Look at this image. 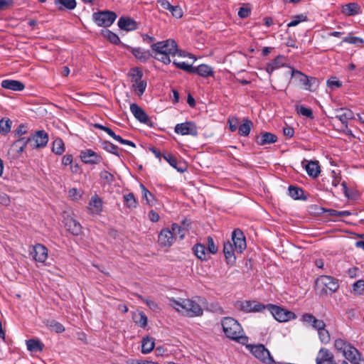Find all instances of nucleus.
<instances>
[{"mask_svg":"<svg viewBox=\"0 0 364 364\" xmlns=\"http://www.w3.org/2000/svg\"><path fill=\"white\" fill-rule=\"evenodd\" d=\"M89 210L92 214H99L102 210V200L97 196H92L89 203Z\"/></svg>","mask_w":364,"mask_h":364,"instance_id":"29","label":"nucleus"},{"mask_svg":"<svg viewBox=\"0 0 364 364\" xmlns=\"http://www.w3.org/2000/svg\"><path fill=\"white\" fill-rule=\"evenodd\" d=\"M341 110H345V112L341 114L336 115L337 118L343 124L344 128H348V120L353 119L354 118V114L352 110L349 109L341 108Z\"/></svg>","mask_w":364,"mask_h":364,"instance_id":"32","label":"nucleus"},{"mask_svg":"<svg viewBox=\"0 0 364 364\" xmlns=\"http://www.w3.org/2000/svg\"><path fill=\"white\" fill-rule=\"evenodd\" d=\"M117 25L123 31H132L137 29V23L130 17L122 16L119 18Z\"/></svg>","mask_w":364,"mask_h":364,"instance_id":"22","label":"nucleus"},{"mask_svg":"<svg viewBox=\"0 0 364 364\" xmlns=\"http://www.w3.org/2000/svg\"><path fill=\"white\" fill-rule=\"evenodd\" d=\"M170 302V304L177 311H179V307L185 310L188 316H198L203 314V311L200 304L193 299H182L177 301L172 298Z\"/></svg>","mask_w":364,"mask_h":364,"instance_id":"5","label":"nucleus"},{"mask_svg":"<svg viewBox=\"0 0 364 364\" xmlns=\"http://www.w3.org/2000/svg\"><path fill=\"white\" fill-rule=\"evenodd\" d=\"M284 56L283 55H278L272 61L267 63L266 66V71L267 73L271 75L272 73L277 70L279 69L284 65V63L283 62Z\"/></svg>","mask_w":364,"mask_h":364,"instance_id":"30","label":"nucleus"},{"mask_svg":"<svg viewBox=\"0 0 364 364\" xmlns=\"http://www.w3.org/2000/svg\"><path fill=\"white\" fill-rule=\"evenodd\" d=\"M308 21V17L306 14H301L299 15H296L291 17V21L287 23V27H294L296 26L299 23L301 22H305Z\"/></svg>","mask_w":364,"mask_h":364,"instance_id":"52","label":"nucleus"},{"mask_svg":"<svg viewBox=\"0 0 364 364\" xmlns=\"http://www.w3.org/2000/svg\"><path fill=\"white\" fill-rule=\"evenodd\" d=\"M316 364H338L333 353L326 348H321L316 358Z\"/></svg>","mask_w":364,"mask_h":364,"instance_id":"15","label":"nucleus"},{"mask_svg":"<svg viewBox=\"0 0 364 364\" xmlns=\"http://www.w3.org/2000/svg\"><path fill=\"white\" fill-rule=\"evenodd\" d=\"M124 205L130 209L136 208L138 205V202L132 193H129L124 195L123 196Z\"/></svg>","mask_w":364,"mask_h":364,"instance_id":"41","label":"nucleus"},{"mask_svg":"<svg viewBox=\"0 0 364 364\" xmlns=\"http://www.w3.org/2000/svg\"><path fill=\"white\" fill-rule=\"evenodd\" d=\"M80 158L83 163L92 165L98 164L103 160L102 156L90 149L81 151Z\"/></svg>","mask_w":364,"mask_h":364,"instance_id":"16","label":"nucleus"},{"mask_svg":"<svg viewBox=\"0 0 364 364\" xmlns=\"http://www.w3.org/2000/svg\"><path fill=\"white\" fill-rule=\"evenodd\" d=\"M130 111L134 117L140 122L147 124L150 119L144 110L136 103L130 105Z\"/></svg>","mask_w":364,"mask_h":364,"instance_id":"20","label":"nucleus"},{"mask_svg":"<svg viewBox=\"0 0 364 364\" xmlns=\"http://www.w3.org/2000/svg\"><path fill=\"white\" fill-rule=\"evenodd\" d=\"M291 76H296L299 83L306 90L315 92L319 86V80L318 78L309 76L300 70L292 69Z\"/></svg>","mask_w":364,"mask_h":364,"instance_id":"7","label":"nucleus"},{"mask_svg":"<svg viewBox=\"0 0 364 364\" xmlns=\"http://www.w3.org/2000/svg\"><path fill=\"white\" fill-rule=\"evenodd\" d=\"M139 187L141 191V197L143 200H146V203L152 206L155 203V197L154 195L145 187L143 183H140Z\"/></svg>","mask_w":364,"mask_h":364,"instance_id":"34","label":"nucleus"},{"mask_svg":"<svg viewBox=\"0 0 364 364\" xmlns=\"http://www.w3.org/2000/svg\"><path fill=\"white\" fill-rule=\"evenodd\" d=\"M222 327L225 335L230 339L245 344L247 337L242 336V328L239 322L232 317H225L222 320Z\"/></svg>","mask_w":364,"mask_h":364,"instance_id":"3","label":"nucleus"},{"mask_svg":"<svg viewBox=\"0 0 364 364\" xmlns=\"http://www.w3.org/2000/svg\"><path fill=\"white\" fill-rule=\"evenodd\" d=\"M151 48L154 53V58L166 65L171 62L170 55L175 56L178 53L177 43L171 38L152 43Z\"/></svg>","mask_w":364,"mask_h":364,"instance_id":"1","label":"nucleus"},{"mask_svg":"<svg viewBox=\"0 0 364 364\" xmlns=\"http://www.w3.org/2000/svg\"><path fill=\"white\" fill-rule=\"evenodd\" d=\"M305 168L308 175L313 178L318 177L321 171L318 163L315 161H309Z\"/></svg>","mask_w":364,"mask_h":364,"instance_id":"36","label":"nucleus"},{"mask_svg":"<svg viewBox=\"0 0 364 364\" xmlns=\"http://www.w3.org/2000/svg\"><path fill=\"white\" fill-rule=\"evenodd\" d=\"M337 352L341 353L351 364H360L364 361L360 351L350 343L343 338H336L333 343Z\"/></svg>","mask_w":364,"mask_h":364,"instance_id":"2","label":"nucleus"},{"mask_svg":"<svg viewBox=\"0 0 364 364\" xmlns=\"http://www.w3.org/2000/svg\"><path fill=\"white\" fill-rule=\"evenodd\" d=\"M326 85L329 88L333 90L334 88L341 87L342 82L336 77H332L327 80Z\"/></svg>","mask_w":364,"mask_h":364,"instance_id":"62","label":"nucleus"},{"mask_svg":"<svg viewBox=\"0 0 364 364\" xmlns=\"http://www.w3.org/2000/svg\"><path fill=\"white\" fill-rule=\"evenodd\" d=\"M173 65L178 69H181L188 73H192L193 71V66L192 65L187 64L185 62H178L176 60H173Z\"/></svg>","mask_w":364,"mask_h":364,"instance_id":"55","label":"nucleus"},{"mask_svg":"<svg viewBox=\"0 0 364 364\" xmlns=\"http://www.w3.org/2000/svg\"><path fill=\"white\" fill-rule=\"evenodd\" d=\"M133 318L135 323L140 327L144 328L147 326L148 318L144 312L140 311L138 314L134 315Z\"/></svg>","mask_w":364,"mask_h":364,"instance_id":"50","label":"nucleus"},{"mask_svg":"<svg viewBox=\"0 0 364 364\" xmlns=\"http://www.w3.org/2000/svg\"><path fill=\"white\" fill-rule=\"evenodd\" d=\"M31 139L28 137L19 138L15 140L9 151V154H13L14 158H19L24 151L27 145L30 146Z\"/></svg>","mask_w":364,"mask_h":364,"instance_id":"14","label":"nucleus"},{"mask_svg":"<svg viewBox=\"0 0 364 364\" xmlns=\"http://www.w3.org/2000/svg\"><path fill=\"white\" fill-rule=\"evenodd\" d=\"M318 338L320 341L323 344H328L331 341V336L329 331L326 329V327L318 331Z\"/></svg>","mask_w":364,"mask_h":364,"instance_id":"57","label":"nucleus"},{"mask_svg":"<svg viewBox=\"0 0 364 364\" xmlns=\"http://www.w3.org/2000/svg\"><path fill=\"white\" fill-rule=\"evenodd\" d=\"M288 191H289V195L293 199L303 200H306V197L304 196V193L301 188L291 185L289 186Z\"/></svg>","mask_w":364,"mask_h":364,"instance_id":"33","label":"nucleus"},{"mask_svg":"<svg viewBox=\"0 0 364 364\" xmlns=\"http://www.w3.org/2000/svg\"><path fill=\"white\" fill-rule=\"evenodd\" d=\"M117 16L111 11H100L92 14L94 22L100 27H109L116 20Z\"/></svg>","mask_w":364,"mask_h":364,"instance_id":"8","label":"nucleus"},{"mask_svg":"<svg viewBox=\"0 0 364 364\" xmlns=\"http://www.w3.org/2000/svg\"><path fill=\"white\" fill-rule=\"evenodd\" d=\"M173 16L176 18H181L183 16V11L179 6H171L170 10H168Z\"/></svg>","mask_w":364,"mask_h":364,"instance_id":"64","label":"nucleus"},{"mask_svg":"<svg viewBox=\"0 0 364 364\" xmlns=\"http://www.w3.org/2000/svg\"><path fill=\"white\" fill-rule=\"evenodd\" d=\"M30 255L38 262L43 263L48 258V249L41 244H36L32 247Z\"/></svg>","mask_w":364,"mask_h":364,"instance_id":"18","label":"nucleus"},{"mask_svg":"<svg viewBox=\"0 0 364 364\" xmlns=\"http://www.w3.org/2000/svg\"><path fill=\"white\" fill-rule=\"evenodd\" d=\"M122 46L132 53V54L141 63H144L147 62L151 56L149 50L141 47L134 48L125 44H123Z\"/></svg>","mask_w":364,"mask_h":364,"instance_id":"17","label":"nucleus"},{"mask_svg":"<svg viewBox=\"0 0 364 364\" xmlns=\"http://www.w3.org/2000/svg\"><path fill=\"white\" fill-rule=\"evenodd\" d=\"M52 151L57 155H61L65 151V145L63 139L57 138L54 140Z\"/></svg>","mask_w":364,"mask_h":364,"instance_id":"47","label":"nucleus"},{"mask_svg":"<svg viewBox=\"0 0 364 364\" xmlns=\"http://www.w3.org/2000/svg\"><path fill=\"white\" fill-rule=\"evenodd\" d=\"M141 299L149 306V308L154 312H158L160 311V307L159 304L153 301L144 297L140 296Z\"/></svg>","mask_w":364,"mask_h":364,"instance_id":"60","label":"nucleus"},{"mask_svg":"<svg viewBox=\"0 0 364 364\" xmlns=\"http://www.w3.org/2000/svg\"><path fill=\"white\" fill-rule=\"evenodd\" d=\"M12 121L7 117H3L0 120V134L6 136L11 132Z\"/></svg>","mask_w":364,"mask_h":364,"instance_id":"42","label":"nucleus"},{"mask_svg":"<svg viewBox=\"0 0 364 364\" xmlns=\"http://www.w3.org/2000/svg\"><path fill=\"white\" fill-rule=\"evenodd\" d=\"M192 73L198 74L203 77H212L214 75L213 68L206 64H200L197 67L193 66Z\"/></svg>","mask_w":364,"mask_h":364,"instance_id":"28","label":"nucleus"},{"mask_svg":"<svg viewBox=\"0 0 364 364\" xmlns=\"http://www.w3.org/2000/svg\"><path fill=\"white\" fill-rule=\"evenodd\" d=\"M101 146L102 148L105 150L106 151L112 154L117 156H119L120 154L119 152V148L112 143L109 141L105 140L101 141Z\"/></svg>","mask_w":364,"mask_h":364,"instance_id":"39","label":"nucleus"},{"mask_svg":"<svg viewBox=\"0 0 364 364\" xmlns=\"http://www.w3.org/2000/svg\"><path fill=\"white\" fill-rule=\"evenodd\" d=\"M175 240L173 232L168 228H164L158 236V242L161 247H170Z\"/></svg>","mask_w":364,"mask_h":364,"instance_id":"19","label":"nucleus"},{"mask_svg":"<svg viewBox=\"0 0 364 364\" xmlns=\"http://www.w3.org/2000/svg\"><path fill=\"white\" fill-rule=\"evenodd\" d=\"M55 4L59 10H73L77 5L75 0H55Z\"/></svg>","mask_w":364,"mask_h":364,"instance_id":"38","label":"nucleus"},{"mask_svg":"<svg viewBox=\"0 0 364 364\" xmlns=\"http://www.w3.org/2000/svg\"><path fill=\"white\" fill-rule=\"evenodd\" d=\"M174 132L181 135H198V128L193 122H186L177 124L174 127Z\"/></svg>","mask_w":364,"mask_h":364,"instance_id":"13","label":"nucleus"},{"mask_svg":"<svg viewBox=\"0 0 364 364\" xmlns=\"http://www.w3.org/2000/svg\"><path fill=\"white\" fill-rule=\"evenodd\" d=\"M207 251L209 254H216L218 252V247L215 245L212 237L208 236L207 238Z\"/></svg>","mask_w":364,"mask_h":364,"instance_id":"59","label":"nucleus"},{"mask_svg":"<svg viewBox=\"0 0 364 364\" xmlns=\"http://www.w3.org/2000/svg\"><path fill=\"white\" fill-rule=\"evenodd\" d=\"M171 232H173V237L175 240L178 238L183 240L186 234L187 230L182 228L181 225L173 223L171 226Z\"/></svg>","mask_w":364,"mask_h":364,"instance_id":"44","label":"nucleus"},{"mask_svg":"<svg viewBox=\"0 0 364 364\" xmlns=\"http://www.w3.org/2000/svg\"><path fill=\"white\" fill-rule=\"evenodd\" d=\"M316 290L320 295L332 294L339 288L338 279L328 275H321L315 282Z\"/></svg>","mask_w":364,"mask_h":364,"instance_id":"4","label":"nucleus"},{"mask_svg":"<svg viewBox=\"0 0 364 364\" xmlns=\"http://www.w3.org/2000/svg\"><path fill=\"white\" fill-rule=\"evenodd\" d=\"M237 253H242L246 249V240L243 232L240 229H235L232 232L231 241Z\"/></svg>","mask_w":364,"mask_h":364,"instance_id":"12","label":"nucleus"},{"mask_svg":"<svg viewBox=\"0 0 364 364\" xmlns=\"http://www.w3.org/2000/svg\"><path fill=\"white\" fill-rule=\"evenodd\" d=\"M265 309L269 311L272 316L279 322H287L296 318L293 311L275 304H268L265 306Z\"/></svg>","mask_w":364,"mask_h":364,"instance_id":"6","label":"nucleus"},{"mask_svg":"<svg viewBox=\"0 0 364 364\" xmlns=\"http://www.w3.org/2000/svg\"><path fill=\"white\" fill-rule=\"evenodd\" d=\"M47 327L50 328V331H54L55 333H60L65 331V327L55 320H48L46 323Z\"/></svg>","mask_w":364,"mask_h":364,"instance_id":"45","label":"nucleus"},{"mask_svg":"<svg viewBox=\"0 0 364 364\" xmlns=\"http://www.w3.org/2000/svg\"><path fill=\"white\" fill-rule=\"evenodd\" d=\"M27 349L31 352H41L43 349V344L38 340L29 339L26 341Z\"/></svg>","mask_w":364,"mask_h":364,"instance_id":"40","label":"nucleus"},{"mask_svg":"<svg viewBox=\"0 0 364 364\" xmlns=\"http://www.w3.org/2000/svg\"><path fill=\"white\" fill-rule=\"evenodd\" d=\"M28 132L27 126L24 124H21L14 131V136L19 138H23V135L26 134Z\"/></svg>","mask_w":364,"mask_h":364,"instance_id":"61","label":"nucleus"},{"mask_svg":"<svg viewBox=\"0 0 364 364\" xmlns=\"http://www.w3.org/2000/svg\"><path fill=\"white\" fill-rule=\"evenodd\" d=\"M252 122L246 118V119H244L243 121H242V124H241L239 127H238V134L240 135V136H247L250 134V130H251V128L252 127Z\"/></svg>","mask_w":364,"mask_h":364,"instance_id":"37","label":"nucleus"},{"mask_svg":"<svg viewBox=\"0 0 364 364\" xmlns=\"http://www.w3.org/2000/svg\"><path fill=\"white\" fill-rule=\"evenodd\" d=\"M235 252L236 251L232 242L228 240L224 242L223 252L228 264L233 265L235 263L236 257L235 255Z\"/></svg>","mask_w":364,"mask_h":364,"instance_id":"21","label":"nucleus"},{"mask_svg":"<svg viewBox=\"0 0 364 364\" xmlns=\"http://www.w3.org/2000/svg\"><path fill=\"white\" fill-rule=\"evenodd\" d=\"M65 228L73 235L78 236L82 232V226L80 223L73 218L65 219Z\"/></svg>","mask_w":364,"mask_h":364,"instance_id":"24","label":"nucleus"},{"mask_svg":"<svg viewBox=\"0 0 364 364\" xmlns=\"http://www.w3.org/2000/svg\"><path fill=\"white\" fill-rule=\"evenodd\" d=\"M104 36L110 43H112L114 45H122V46L124 44V43H122L118 35L109 30H106L104 33Z\"/></svg>","mask_w":364,"mask_h":364,"instance_id":"51","label":"nucleus"},{"mask_svg":"<svg viewBox=\"0 0 364 364\" xmlns=\"http://www.w3.org/2000/svg\"><path fill=\"white\" fill-rule=\"evenodd\" d=\"M100 176L101 179L104 180L108 184L112 183L115 180L114 175L105 170L100 173Z\"/></svg>","mask_w":364,"mask_h":364,"instance_id":"58","label":"nucleus"},{"mask_svg":"<svg viewBox=\"0 0 364 364\" xmlns=\"http://www.w3.org/2000/svg\"><path fill=\"white\" fill-rule=\"evenodd\" d=\"M104 132H105L112 139H114V140H116L117 141L119 142L122 144L130 146L134 148L136 147V145L133 141L122 139L119 135H117L112 129L107 127H105V130Z\"/></svg>","mask_w":364,"mask_h":364,"instance_id":"35","label":"nucleus"},{"mask_svg":"<svg viewBox=\"0 0 364 364\" xmlns=\"http://www.w3.org/2000/svg\"><path fill=\"white\" fill-rule=\"evenodd\" d=\"M277 141V136L270 132L262 133L260 135L257 136L255 138L256 143L260 146L272 144Z\"/></svg>","mask_w":364,"mask_h":364,"instance_id":"25","label":"nucleus"},{"mask_svg":"<svg viewBox=\"0 0 364 364\" xmlns=\"http://www.w3.org/2000/svg\"><path fill=\"white\" fill-rule=\"evenodd\" d=\"M296 110L300 115L304 116L311 119L314 118L311 109L306 107L304 105H296Z\"/></svg>","mask_w":364,"mask_h":364,"instance_id":"53","label":"nucleus"},{"mask_svg":"<svg viewBox=\"0 0 364 364\" xmlns=\"http://www.w3.org/2000/svg\"><path fill=\"white\" fill-rule=\"evenodd\" d=\"M147 87V82L145 80H141L137 82L133 83L132 88L134 89L136 95L141 97L145 92Z\"/></svg>","mask_w":364,"mask_h":364,"instance_id":"46","label":"nucleus"},{"mask_svg":"<svg viewBox=\"0 0 364 364\" xmlns=\"http://www.w3.org/2000/svg\"><path fill=\"white\" fill-rule=\"evenodd\" d=\"M154 348V341L152 338L146 337L142 340L141 353L146 354L150 353Z\"/></svg>","mask_w":364,"mask_h":364,"instance_id":"43","label":"nucleus"},{"mask_svg":"<svg viewBox=\"0 0 364 364\" xmlns=\"http://www.w3.org/2000/svg\"><path fill=\"white\" fill-rule=\"evenodd\" d=\"M265 304L256 301H237L234 304V306L245 313L262 312L265 310Z\"/></svg>","mask_w":364,"mask_h":364,"instance_id":"9","label":"nucleus"},{"mask_svg":"<svg viewBox=\"0 0 364 364\" xmlns=\"http://www.w3.org/2000/svg\"><path fill=\"white\" fill-rule=\"evenodd\" d=\"M1 85L4 89L13 91H22L25 88V85L23 82L14 80H4Z\"/></svg>","mask_w":364,"mask_h":364,"instance_id":"26","label":"nucleus"},{"mask_svg":"<svg viewBox=\"0 0 364 364\" xmlns=\"http://www.w3.org/2000/svg\"><path fill=\"white\" fill-rule=\"evenodd\" d=\"M354 295L361 296L364 294V280L356 281L352 287V291Z\"/></svg>","mask_w":364,"mask_h":364,"instance_id":"49","label":"nucleus"},{"mask_svg":"<svg viewBox=\"0 0 364 364\" xmlns=\"http://www.w3.org/2000/svg\"><path fill=\"white\" fill-rule=\"evenodd\" d=\"M343 42L356 46H361L364 43V41L363 38L353 36L350 33H349L346 37H345L343 39Z\"/></svg>","mask_w":364,"mask_h":364,"instance_id":"56","label":"nucleus"},{"mask_svg":"<svg viewBox=\"0 0 364 364\" xmlns=\"http://www.w3.org/2000/svg\"><path fill=\"white\" fill-rule=\"evenodd\" d=\"M129 76L131 81L135 83L142 80L143 73L139 68H132L129 72Z\"/></svg>","mask_w":364,"mask_h":364,"instance_id":"48","label":"nucleus"},{"mask_svg":"<svg viewBox=\"0 0 364 364\" xmlns=\"http://www.w3.org/2000/svg\"><path fill=\"white\" fill-rule=\"evenodd\" d=\"M248 347L252 355L262 363L265 364H272L274 363V360L271 355L270 352L264 345H250Z\"/></svg>","mask_w":364,"mask_h":364,"instance_id":"10","label":"nucleus"},{"mask_svg":"<svg viewBox=\"0 0 364 364\" xmlns=\"http://www.w3.org/2000/svg\"><path fill=\"white\" fill-rule=\"evenodd\" d=\"M360 6L358 4L351 2L342 6V13L346 16H351L360 14Z\"/></svg>","mask_w":364,"mask_h":364,"instance_id":"31","label":"nucleus"},{"mask_svg":"<svg viewBox=\"0 0 364 364\" xmlns=\"http://www.w3.org/2000/svg\"><path fill=\"white\" fill-rule=\"evenodd\" d=\"M163 158L171 166L176 169L178 172L183 173L186 170V165L185 163L178 161L176 156L171 154H166L163 155Z\"/></svg>","mask_w":364,"mask_h":364,"instance_id":"23","label":"nucleus"},{"mask_svg":"<svg viewBox=\"0 0 364 364\" xmlns=\"http://www.w3.org/2000/svg\"><path fill=\"white\" fill-rule=\"evenodd\" d=\"M323 212L327 213L328 215L332 217H346L350 215V212L348 210L338 211L334 209L323 208Z\"/></svg>","mask_w":364,"mask_h":364,"instance_id":"54","label":"nucleus"},{"mask_svg":"<svg viewBox=\"0 0 364 364\" xmlns=\"http://www.w3.org/2000/svg\"><path fill=\"white\" fill-rule=\"evenodd\" d=\"M30 141V146L32 149H42L46 146L49 138L48 134L44 130H38L35 134L28 136Z\"/></svg>","mask_w":364,"mask_h":364,"instance_id":"11","label":"nucleus"},{"mask_svg":"<svg viewBox=\"0 0 364 364\" xmlns=\"http://www.w3.org/2000/svg\"><path fill=\"white\" fill-rule=\"evenodd\" d=\"M195 255L202 261H207L210 256L205 245L197 243L192 248Z\"/></svg>","mask_w":364,"mask_h":364,"instance_id":"27","label":"nucleus"},{"mask_svg":"<svg viewBox=\"0 0 364 364\" xmlns=\"http://www.w3.org/2000/svg\"><path fill=\"white\" fill-rule=\"evenodd\" d=\"M316 318L311 314H304L301 316V321L310 325L313 328V324L315 323Z\"/></svg>","mask_w":364,"mask_h":364,"instance_id":"63","label":"nucleus"}]
</instances>
